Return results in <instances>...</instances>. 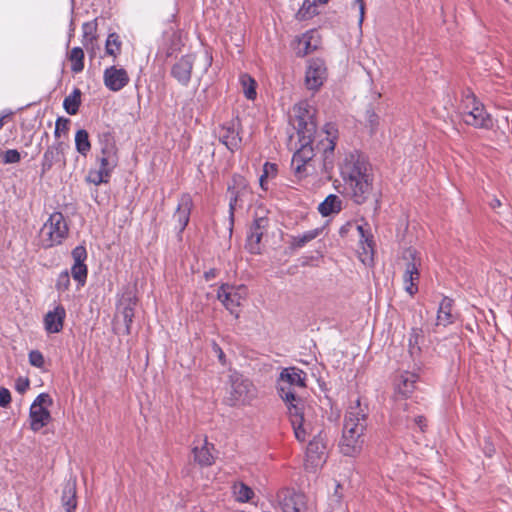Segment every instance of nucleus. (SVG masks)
<instances>
[{
	"mask_svg": "<svg viewBox=\"0 0 512 512\" xmlns=\"http://www.w3.org/2000/svg\"><path fill=\"white\" fill-rule=\"evenodd\" d=\"M283 512H307L306 496L293 489H282L277 494Z\"/></svg>",
	"mask_w": 512,
	"mask_h": 512,
	"instance_id": "nucleus-13",
	"label": "nucleus"
},
{
	"mask_svg": "<svg viewBox=\"0 0 512 512\" xmlns=\"http://www.w3.org/2000/svg\"><path fill=\"white\" fill-rule=\"evenodd\" d=\"M204 276L206 280H211L216 277V270L210 269L209 271L205 272Z\"/></svg>",
	"mask_w": 512,
	"mask_h": 512,
	"instance_id": "nucleus-56",
	"label": "nucleus"
},
{
	"mask_svg": "<svg viewBox=\"0 0 512 512\" xmlns=\"http://www.w3.org/2000/svg\"><path fill=\"white\" fill-rule=\"evenodd\" d=\"M87 266L85 263L73 264L71 267V276L77 281L78 286L82 287L86 283L87 279Z\"/></svg>",
	"mask_w": 512,
	"mask_h": 512,
	"instance_id": "nucleus-40",
	"label": "nucleus"
},
{
	"mask_svg": "<svg viewBox=\"0 0 512 512\" xmlns=\"http://www.w3.org/2000/svg\"><path fill=\"white\" fill-rule=\"evenodd\" d=\"M29 362L32 366L41 368L44 365V357L38 350H33L29 353Z\"/></svg>",
	"mask_w": 512,
	"mask_h": 512,
	"instance_id": "nucleus-46",
	"label": "nucleus"
},
{
	"mask_svg": "<svg viewBox=\"0 0 512 512\" xmlns=\"http://www.w3.org/2000/svg\"><path fill=\"white\" fill-rule=\"evenodd\" d=\"M137 303V299L133 292H125L118 301L117 312L115 318L117 321L122 319L125 332L130 333V326L134 317V309Z\"/></svg>",
	"mask_w": 512,
	"mask_h": 512,
	"instance_id": "nucleus-16",
	"label": "nucleus"
},
{
	"mask_svg": "<svg viewBox=\"0 0 512 512\" xmlns=\"http://www.w3.org/2000/svg\"><path fill=\"white\" fill-rule=\"evenodd\" d=\"M100 166L107 170L113 171L117 166L118 158L116 147L112 142L107 141L101 148V156L99 157Z\"/></svg>",
	"mask_w": 512,
	"mask_h": 512,
	"instance_id": "nucleus-28",
	"label": "nucleus"
},
{
	"mask_svg": "<svg viewBox=\"0 0 512 512\" xmlns=\"http://www.w3.org/2000/svg\"><path fill=\"white\" fill-rule=\"evenodd\" d=\"M214 349H215V351H216V352H218L219 360H220V361H223V359H224V353H223V351L221 350V348H220L218 345H215V346H214Z\"/></svg>",
	"mask_w": 512,
	"mask_h": 512,
	"instance_id": "nucleus-58",
	"label": "nucleus"
},
{
	"mask_svg": "<svg viewBox=\"0 0 512 512\" xmlns=\"http://www.w3.org/2000/svg\"><path fill=\"white\" fill-rule=\"evenodd\" d=\"M406 407H407V403H404L401 408H403L405 410Z\"/></svg>",
	"mask_w": 512,
	"mask_h": 512,
	"instance_id": "nucleus-62",
	"label": "nucleus"
},
{
	"mask_svg": "<svg viewBox=\"0 0 512 512\" xmlns=\"http://www.w3.org/2000/svg\"><path fill=\"white\" fill-rule=\"evenodd\" d=\"M233 495L236 501L245 503L254 497V491L244 482H234Z\"/></svg>",
	"mask_w": 512,
	"mask_h": 512,
	"instance_id": "nucleus-33",
	"label": "nucleus"
},
{
	"mask_svg": "<svg viewBox=\"0 0 512 512\" xmlns=\"http://www.w3.org/2000/svg\"><path fill=\"white\" fill-rule=\"evenodd\" d=\"M112 171L100 166L98 169H91L87 175V181L98 186L109 181Z\"/></svg>",
	"mask_w": 512,
	"mask_h": 512,
	"instance_id": "nucleus-34",
	"label": "nucleus"
},
{
	"mask_svg": "<svg viewBox=\"0 0 512 512\" xmlns=\"http://www.w3.org/2000/svg\"><path fill=\"white\" fill-rule=\"evenodd\" d=\"M70 120L67 118H58L55 123L54 135L56 138L66 136L69 131Z\"/></svg>",
	"mask_w": 512,
	"mask_h": 512,
	"instance_id": "nucleus-43",
	"label": "nucleus"
},
{
	"mask_svg": "<svg viewBox=\"0 0 512 512\" xmlns=\"http://www.w3.org/2000/svg\"><path fill=\"white\" fill-rule=\"evenodd\" d=\"M21 159L20 153L16 149H9L4 153V163H18Z\"/></svg>",
	"mask_w": 512,
	"mask_h": 512,
	"instance_id": "nucleus-47",
	"label": "nucleus"
},
{
	"mask_svg": "<svg viewBox=\"0 0 512 512\" xmlns=\"http://www.w3.org/2000/svg\"><path fill=\"white\" fill-rule=\"evenodd\" d=\"M240 83L243 89L245 97L249 100L256 98V82L248 74H242L240 76Z\"/></svg>",
	"mask_w": 512,
	"mask_h": 512,
	"instance_id": "nucleus-38",
	"label": "nucleus"
},
{
	"mask_svg": "<svg viewBox=\"0 0 512 512\" xmlns=\"http://www.w3.org/2000/svg\"><path fill=\"white\" fill-rule=\"evenodd\" d=\"M366 416V407L361 405L359 399L347 409L340 441V450L344 455L354 456L361 451L364 443Z\"/></svg>",
	"mask_w": 512,
	"mask_h": 512,
	"instance_id": "nucleus-4",
	"label": "nucleus"
},
{
	"mask_svg": "<svg viewBox=\"0 0 512 512\" xmlns=\"http://www.w3.org/2000/svg\"><path fill=\"white\" fill-rule=\"evenodd\" d=\"M71 61V70L74 73H80L84 69V52L80 47H74L68 54Z\"/></svg>",
	"mask_w": 512,
	"mask_h": 512,
	"instance_id": "nucleus-35",
	"label": "nucleus"
},
{
	"mask_svg": "<svg viewBox=\"0 0 512 512\" xmlns=\"http://www.w3.org/2000/svg\"><path fill=\"white\" fill-rule=\"evenodd\" d=\"M68 235V226L62 213H52L39 232V243L43 248L59 245Z\"/></svg>",
	"mask_w": 512,
	"mask_h": 512,
	"instance_id": "nucleus-6",
	"label": "nucleus"
},
{
	"mask_svg": "<svg viewBox=\"0 0 512 512\" xmlns=\"http://www.w3.org/2000/svg\"><path fill=\"white\" fill-rule=\"evenodd\" d=\"M80 97V90L75 89L69 96L64 99L63 107L68 114L75 115L78 112L80 106Z\"/></svg>",
	"mask_w": 512,
	"mask_h": 512,
	"instance_id": "nucleus-36",
	"label": "nucleus"
},
{
	"mask_svg": "<svg viewBox=\"0 0 512 512\" xmlns=\"http://www.w3.org/2000/svg\"><path fill=\"white\" fill-rule=\"evenodd\" d=\"M452 306L453 301L450 298L444 297L441 300L437 311V326L446 327L455 321V315L452 313Z\"/></svg>",
	"mask_w": 512,
	"mask_h": 512,
	"instance_id": "nucleus-27",
	"label": "nucleus"
},
{
	"mask_svg": "<svg viewBox=\"0 0 512 512\" xmlns=\"http://www.w3.org/2000/svg\"><path fill=\"white\" fill-rule=\"evenodd\" d=\"M29 388V380L27 378H18L15 382V389L17 392L23 394Z\"/></svg>",
	"mask_w": 512,
	"mask_h": 512,
	"instance_id": "nucleus-52",
	"label": "nucleus"
},
{
	"mask_svg": "<svg viewBox=\"0 0 512 512\" xmlns=\"http://www.w3.org/2000/svg\"><path fill=\"white\" fill-rule=\"evenodd\" d=\"M3 124H4V123H3V119H2V118H0V129L3 127Z\"/></svg>",
	"mask_w": 512,
	"mask_h": 512,
	"instance_id": "nucleus-61",
	"label": "nucleus"
},
{
	"mask_svg": "<svg viewBox=\"0 0 512 512\" xmlns=\"http://www.w3.org/2000/svg\"><path fill=\"white\" fill-rule=\"evenodd\" d=\"M338 488H340V483H338V484H337V486H336V490H337Z\"/></svg>",
	"mask_w": 512,
	"mask_h": 512,
	"instance_id": "nucleus-63",
	"label": "nucleus"
},
{
	"mask_svg": "<svg viewBox=\"0 0 512 512\" xmlns=\"http://www.w3.org/2000/svg\"><path fill=\"white\" fill-rule=\"evenodd\" d=\"M240 127L239 119H232L220 125L217 130L219 140L231 152L238 150L241 146L242 138L240 136Z\"/></svg>",
	"mask_w": 512,
	"mask_h": 512,
	"instance_id": "nucleus-12",
	"label": "nucleus"
},
{
	"mask_svg": "<svg viewBox=\"0 0 512 512\" xmlns=\"http://www.w3.org/2000/svg\"><path fill=\"white\" fill-rule=\"evenodd\" d=\"M11 402L10 391L4 387H0V407H7Z\"/></svg>",
	"mask_w": 512,
	"mask_h": 512,
	"instance_id": "nucleus-50",
	"label": "nucleus"
},
{
	"mask_svg": "<svg viewBox=\"0 0 512 512\" xmlns=\"http://www.w3.org/2000/svg\"><path fill=\"white\" fill-rule=\"evenodd\" d=\"M129 80V75L124 68L110 66L104 70L103 81L110 91L122 90L129 83Z\"/></svg>",
	"mask_w": 512,
	"mask_h": 512,
	"instance_id": "nucleus-20",
	"label": "nucleus"
},
{
	"mask_svg": "<svg viewBox=\"0 0 512 512\" xmlns=\"http://www.w3.org/2000/svg\"><path fill=\"white\" fill-rule=\"evenodd\" d=\"M305 373L295 367L285 368L278 379V393L286 402L290 421L295 437L299 441H305L310 434L307 430V423L304 419L300 401L295 397V388L305 386Z\"/></svg>",
	"mask_w": 512,
	"mask_h": 512,
	"instance_id": "nucleus-2",
	"label": "nucleus"
},
{
	"mask_svg": "<svg viewBox=\"0 0 512 512\" xmlns=\"http://www.w3.org/2000/svg\"><path fill=\"white\" fill-rule=\"evenodd\" d=\"M353 8L357 9L358 12H359V25L362 24L363 20H364V15H365V3H364V0H354L353 2Z\"/></svg>",
	"mask_w": 512,
	"mask_h": 512,
	"instance_id": "nucleus-51",
	"label": "nucleus"
},
{
	"mask_svg": "<svg viewBox=\"0 0 512 512\" xmlns=\"http://www.w3.org/2000/svg\"><path fill=\"white\" fill-rule=\"evenodd\" d=\"M329 0H319V4H325L327 3Z\"/></svg>",
	"mask_w": 512,
	"mask_h": 512,
	"instance_id": "nucleus-60",
	"label": "nucleus"
},
{
	"mask_svg": "<svg viewBox=\"0 0 512 512\" xmlns=\"http://www.w3.org/2000/svg\"><path fill=\"white\" fill-rule=\"evenodd\" d=\"M321 229L316 228L309 231H306L300 235L294 236L292 238V245L296 248H301L305 246L308 242L314 240L321 233Z\"/></svg>",
	"mask_w": 512,
	"mask_h": 512,
	"instance_id": "nucleus-37",
	"label": "nucleus"
},
{
	"mask_svg": "<svg viewBox=\"0 0 512 512\" xmlns=\"http://www.w3.org/2000/svg\"><path fill=\"white\" fill-rule=\"evenodd\" d=\"M70 286V274L67 270L61 272L56 282V288L58 291H66Z\"/></svg>",
	"mask_w": 512,
	"mask_h": 512,
	"instance_id": "nucleus-45",
	"label": "nucleus"
},
{
	"mask_svg": "<svg viewBox=\"0 0 512 512\" xmlns=\"http://www.w3.org/2000/svg\"><path fill=\"white\" fill-rule=\"evenodd\" d=\"M267 180L268 178L267 177H264L263 174H261L260 178H259V183H260V186L263 190H267L268 187H267Z\"/></svg>",
	"mask_w": 512,
	"mask_h": 512,
	"instance_id": "nucleus-55",
	"label": "nucleus"
},
{
	"mask_svg": "<svg viewBox=\"0 0 512 512\" xmlns=\"http://www.w3.org/2000/svg\"><path fill=\"white\" fill-rule=\"evenodd\" d=\"M63 151V142H57L46 149L41 162L42 174L47 173L55 163L60 161Z\"/></svg>",
	"mask_w": 512,
	"mask_h": 512,
	"instance_id": "nucleus-25",
	"label": "nucleus"
},
{
	"mask_svg": "<svg viewBox=\"0 0 512 512\" xmlns=\"http://www.w3.org/2000/svg\"><path fill=\"white\" fill-rule=\"evenodd\" d=\"M62 505L66 512H72L77 507V487L76 482H66L61 497Z\"/></svg>",
	"mask_w": 512,
	"mask_h": 512,
	"instance_id": "nucleus-29",
	"label": "nucleus"
},
{
	"mask_svg": "<svg viewBox=\"0 0 512 512\" xmlns=\"http://www.w3.org/2000/svg\"><path fill=\"white\" fill-rule=\"evenodd\" d=\"M326 443L319 432L309 442L306 450V468L316 469L320 467L326 459Z\"/></svg>",
	"mask_w": 512,
	"mask_h": 512,
	"instance_id": "nucleus-14",
	"label": "nucleus"
},
{
	"mask_svg": "<svg viewBox=\"0 0 512 512\" xmlns=\"http://www.w3.org/2000/svg\"><path fill=\"white\" fill-rule=\"evenodd\" d=\"M192 207L193 200L191 196L189 194H183L179 199L176 211L173 215V220L176 223L175 228L178 229L179 232H183L188 225Z\"/></svg>",
	"mask_w": 512,
	"mask_h": 512,
	"instance_id": "nucleus-21",
	"label": "nucleus"
},
{
	"mask_svg": "<svg viewBox=\"0 0 512 512\" xmlns=\"http://www.w3.org/2000/svg\"><path fill=\"white\" fill-rule=\"evenodd\" d=\"M495 452V448L494 446L489 443V442H486V445L484 447V453L488 456V457H491Z\"/></svg>",
	"mask_w": 512,
	"mask_h": 512,
	"instance_id": "nucleus-53",
	"label": "nucleus"
},
{
	"mask_svg": "<svg viewBox=\"0 0 512 512\" xmlns=\"http://www.w3.org/2000/svg\"><path fill=\"white\" fill-rule=\"evenodd\" d=\"M417 375L412 372H402L395 380V394L398 397L407 398L409 397L414 389L417 382Z\"/></svg>",
	"mask_w": 512,
	"mask_h": 512,
	"instance_id": "nucleus-23",
	"label": "nucleus"
},
{
	"mask_svg": "<svg viewBox=\"0 0 512 512\" xmlns=\"http://www.w3.org/2000/svg\"><path fill=\"white\" fill-rule=\"evenodd\" d=\"M247 295L248 290L244 285L222 284L217 291L218 300L236 318L239 317L237 309L245 301Z\"/></svg>",
	"mask_w": 512,
	"mask_h": 512,
	"instance_id": "nucleus-10",
	"label": "nucleus"
},
{
	"mask_svg": "<svg viewBox=\"0 0 512 512\" xmlns=\"http://www.w3.org/2000/svg\"><path fill=\"white\" fill-rule=\"evenodd\" d=\"M264 177L274 178L277 175V166L276 164L266 162L263 166V173Z\"/></svg>",
	"mask_w": 512,
	"mask_h": 512,
	"instance_id": "nucleus-48",
	"label": "nucleus"
},
{
	"mask_svg": "<svg viewBox=\"0 0 512 512\" xmlns=\"http://www.w3.org/2000/svg\"><path fill=\"white\" fill-rule=\"evenodd\" d=\"M366 121L369 124L372 131H374L378 125V116L373 110L366 111Z\"/></svg>",
	"mask_w": 512,
	"mask_h": 512,
	"instance_id": "nucleus-49",
	"label": "nucleus"
},
{
	"mask_svg": "<svg viewBox=\"0 0 512 512\" xmlns=\"http://www.w3.org/2000/svg\"><path fill=\"white\" fill-rule=\"evenodd\" d=\"M229 218L231 224L234 222V212L237 208L243 207L246 202L252 200V191L248 181L241 175H234L232 183L228 186Z\"/></svg>",
	"mask_w": 512,
	"mask_h": 512,
	"instance_id": "nucleus-9",
	"label": "nucleus"
},
{
	"mask_svg": "<svg viewBox=\"0 0 512 512\" xmlns=\"http://www.w3.org/2000/svg\"><path fill=\"white\" fill-rule=\"evenodd\" d=\"M403 260L406 261V267L403 273L404 290L410 296H414L418 292V283L420 279V253L414 248H408L403 252Z\"/></svg>",
	"mask_w": 512,
	"mask_h": 512,
	"instance_id": "nucleus-8",
	"label": "nucleus"
},
{
	"mask_svg": "<svg viewBox=\"0 0 512 512\" xmlns=\"http://www.w3.org/2000/svg\"><path fill=\"white\" fill-rule=\"evenodd\" d=\"M212 64V56L209 53H205V68L204 71L206 72L208 68Z\"/></svg>",
	"mask_w": 512,
	"mask_h": 512,
	"instance_id": "nucleus-54",
	"label": "nucleus"
},
{
	"mask_svg": "<svg viewBox=\"0 0 512 512\" xmlns=\"http://www.w3.org/2000/svg\"><path fill=\"white\" fill-rule=\"evenodd\" d=\"M294 113V125L297 129L301 146L294 153L291 165L296 176L302 178L315 172L313 164L315 154L312 142L316 134V123L314 121L313 109L306 102L295 105Z\"/></svg>",
	"mask_w": 512,
	"mask_h": 512,
	"instance_id": "nucleus-1",
	"label": "nucleus"
},
{
	"mask_svg": "<svg viewBox=\"0 0 512 512\" xmlns=\"http://www.w3.org/2000/svg\"><path fill=\"white\" fill-rule=\"evenodd\" d=\"M72 258L74 263L73 264H81L85 263L87 259V251L86 248L82 245L76 246L72 250Z\"/></svg>",
	"mask_w": 512,
	"mask_h": 512,
	"instance_id": "nucleus-44",
	"label": "nucleus"
},
{
	"mask_svg": "<svg viewBox=\"0 0 512 512\" xmlns=\"http://www.w3.org/2000/svg\"><path fill=\"white\" fill-rule=\"evenodd\" d=\"M52 405V399L47 393L39 394L30 406L29 423L33 432L40 431L51 420L48 407Z\"/></svg>",
	"mask_w": 512,
	"mask_h": 512,
	"instance_id": "nucleus-11",
	"label": "nucleus"
},
{
	"mask_svg": "<svg viewBox=\"0 0 512 512\" xmlns=\"http://www.w3.org/2000/svg\"><path fill=\"white\" fill-rule=\"evenodd\" d=\"M267 226V219L264 217L256 218L253 224L250 227L249 233L247 235L246 248L253 254L259 253L260 251V241L264 230Z\"/></svg>",
	"mask_w": 512,
	"mask_h": 512,
	"instance_id": "nucleus-22",
	"label": "nucleus"
},
{
	"mask_svg": "<svg viewBox=\"0 0 512 512\" xmlns=\"http://www.w3.org/2000/svg\"><path fill=\"white\" fill-rule=\"evenodd\" d=\"M416 424L420 427L421 430L424 428V418L422 416H419L415 418Z\"/></svg>",
	"mask_w": 512,
	"mask_h": 512,
	"instance_id": "nucleus-57",
	"label": "nucleus"
},
{
	"mask_svg": "<svg viewBox=\"0 0 512 512\" xmlns=\"http://www.w3.org/2000/svg\"><path fill=\"white\" fill-rule=\"evenodd\" d=\"M319 44L318 35L316 31H308L297 39L295 47L296 53L299 56H304L314 51Z\"/></svg>",
	"mask_w": 512,
	"mask_h": 512,
	"instance_id": "nucleus-26",
	"label": "nucleus"
},
{
	"mask_svg": "<svg viewBox=\"0 0 512 512\" xmlns=\"http://www.w3.org/2000/svg\"><path fill=\"white\" fill-rule=\"evenodd\" d=\"M121 43L115 33L108 35L105 45V51L108 55L116 57L120 53Z\"/></svg>",
	"mask_w": 512,
	"mask_h": 512,
	"instance_id": "nucleus-42",
	"label": "nucleus"
},
{
	"mask_svg": "<svg viewBox=\"0 0 512 512\" xmlns=\"http://www.w3.org/2000/svg\"><path fill=\"white\" fill-rule=\"evenodd\" d=\"M195 62L193 54H187L180 57L171 67V76L182 86L186 87L190 83L192 69Z\"/></svg>",
	"mask_w": 512,
	"mask_h": 512,
	"instance_id": "nucleus-19",
	"label": "nucleus"
},
{
	"mask_svg": "<svg viewBox=\"0 0 512 512\" xmlns=\"http://www.w3.org/2000/svg\"><path fill=\"white\" fill-rule=\"evenodd\" d=\"M346 193L357 204L364 203L372 192V176L366 161L356 154L345 157L340 166Z\"/></svg>",
	"mask_w": 512,
	"mask_h": 512,
	"instance_id": "nucleus-3",
	"label": "nucleus"
},
{
	"mask_svg": "<svg viewBox=\"0 0 512 512\" xmlns=\"http://www.w3.org/2000/svg\"><path fill=\"white\" fill-rule=\"evenodd\" d=\"M192 454L194 461L200 466H211L217 458L218 451L205 437L194 442Z\"/></svg>",
	"mask_w": 512,
	"mask_h": 512,
	"instance_id": "nucleus-18",
	"label": "nucleus"
},
{
	"mask_svg": "<svg viewBox=\"0 0 512 512\" xmlns=\"http://www.w3.org/2000/svg\"><path fill=\"white\" fill-rule=\"evenodd\" d=\"M319 0H305L297 13L299 19H308L317 13L316 7Z\"/></svg>",
	"mask_w": 512,
	"mask_h": 512,
	"instance_id": "nucleus-39",
	"label": "nucleus"
},
{
	"mask_svg": "<svg viewBox=\"0 0 512 512\" xmlns=\"http://www.w3.org/2000/svg\"><path fill=\"white\" fill-rule=\"evenodd\" d=\"M356 229L360 236V244L362 246L364 254L366 255V257L371 256L372 252H373L372 240L370 239L369 235L366 233L363 225H357Z\"/></svg>",
	"mask_w": 512,
	"mask_h": 512,
	"instance_id": "nucleus-41",
	"label": "nucleus"
},
{
	"mask_svg": "<svg viewBox=\"0 0 512 512\" xmlns=\"http://www.w3.org/2000/svg\"><path fill=\"white\" fill-rule=\"evenodd\" d=\"M327 78V69L323 60L313 59L309 61L305 73V85L307 89L318 91Z\"/></svg>",
	"mask_w": 512,
	"mask_h": 512,
	"instance_id": "nucleus-15",
	"label": "nucleus"
},
{
	"mask_svg": "<svg viewBox=\"0 0 512 512\" xmlns=\"http://www.w3.org/2000/svg\"><path fill=\"white\" fill-rule=\"evenodd\" d=\"M501 206V202L500 200L498 199H494L492 202H491V207L492 208H497V207H500Z\"/></svg>",
	"mask_w": 512,
	"mask_h": 512,
	"instance_id": "nucleus-59",
	"label": "nucleus"
},
{
	"mask_svg": "<svg viewBox=\"0 0 512 512\" xmlns=\"http://www.w3.org/2000/svg\"><path fill=\"white\" fill-rule=\"evenodd\" d=\"M258 391L253 382L237 371H230L225 383L224 401L231 407L249 406L257 398Z\"/></svg>",
	"mask_w": 512,
	"mask_h": 512,
	"instance_id": "nucleus-5",
	"label": "nucleus"
},
{
	"mask_svg": "<svg viewBox=\"0 0 512 512\" xmlns=\"http://www.w3.org/2000/svg\"><path fill=\"white\" fill-rule=\"evenodd\" d=\"M75 148L82 156H87L91 150V143L89 140L88 132L84 129H79L75 134Z\"/></svg>",
	"mask_w": 512,
	"mask_h": 512,
	"instance_id": "nucleus-32",
	"label": "nucleus"
},
{
	"mask_svg": "<svg viewBox=\"0 0 512 512\" xmlns=\"http://www.w3.org/2000/svg\"><path fill=\"white\" fill-rule=\"evenodd\" d=\"M325 137L319 140L317 150L323 153L324 168L327 169L328 164L332 163L331 157L335 149L336 140L338 138V129L335 124L327 123L322 132Z\"/></svg>",
	"mask_w": 512,
	"mask_h": 512,
	"instance_id": "nucleus-17",
	"label": "nucleus"
},
{
	"mask_svg": "<svg viewBox=\"0 0 512 512\" xmlns=\"http://www.w3.org/2000/svg\"><path fill=\"white\" fill-rule=\"evenodd\" d=\"M341 203L338 196L331 194L319 204L318 210L323 216H328L332 213L339 212L341 210Z\"/></svg>",
	"mask_w": 512,
	"mask_h": 512,
	"instance_id": "nucleus-31",
	"label": "nucleus"
},
{
	"mask_svg": "<svg viewBox=\"0 0 512 512\" xmlns=\"http://www.w3.org/2000/svg\"><path fill=\"white\" fill-rule=\"evenodd\" d=\"M66 312L63 306L58 305L44 317L45 330L48 333H58L63 328Z\"/></svg>",
	"mask_w": 512,
	"mask_h": 512,
	"instance_id": "nucleus-24",
	"label": "nucleus"
},
{
	"mask_svg": "<svg viewBox=\"0 0 512 512\" xmlns=\"http://www.w3.org/2000/svg\"><path fill=\"white\" fill-rule=\"evenodd\" d=\"M97 25L95 22H86L82 26L83 39L82 44L87 51L94 53V41L96 39Z\"/></svg>",
	"mask_w": 512,
	"mask_h": 512,
	"instance_id": "nucleus-30",
	"label": "nucleus"
},
{
	"mask_svg": "<svg viewBox=\"0 0 512 512\" xmlns=\"http://www.w3.org/2000/svg\"><path fill=\"white\" fill-rule=\"evenodd\" d=\"M461 115L467 125L475 128L490 129L493 126L491 115L474 94H467L463 99Z\"/></svg>",
	"mask_w": 512,
	"mask_h": 512,
	"instance_id": "nucleus-7",
	"label": "nucleus"
}]
</instances>
